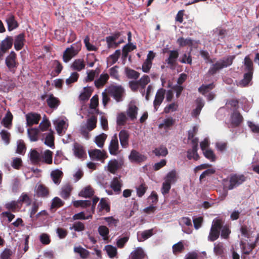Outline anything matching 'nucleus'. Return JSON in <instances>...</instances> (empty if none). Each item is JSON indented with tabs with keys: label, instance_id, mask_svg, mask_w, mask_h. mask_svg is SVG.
I'll return each mask as SVG.
<instances>
[{
	"label": "nucleus",
	"instance_id": "de8ad7c7",
	"mask_svg": "<svg viewBox=\"0 0 259 259\" xmlns=\"http://www.w3.org/2000/svg\"><path fill=\"white\" fill-rule=\"evenodd\" d=\"M78 53L75 50H69L68 52L65 53L63 52V61L65 63H68L72 58L77 55Z\"/></svg>",
	"mask_w": 259,
	"mask_h": 259
},
{
	"label": "nucleus",
	"instance_id": "1a4fd4ad",
	"mask_svg": "<svg viewBox=\"0 0 259 259\" xmlns=\"http://www.w3.org/2000/svg\"><path fill=\"white\" fill-rule=\"evenodd\" d=\"M128 159L132 162L141 163L147 159L146 156L140 153L136 150H132L128 156Z\"/></svg>",
	"mask_w": 259,
	"mask_h": 259
},
{
	"label": "nucleus",
	"instance_id": "6ab92c4d",
	"mask_svg": "<svg viewBox=\"0 0 259 259\" xmlns=\"http://www.w3.org/2000/svg\"><path fill=\"white\" fill-rule=\"evenodd\" d=\"M253 73L246 72L243 74V78L239 82V85L241 87H246L252 84Z\"/></svg>",
	"mask_w": 259,
	"mask_h": 259
},
{
	"label": "nucleus",
	"instance_id": "0e129e2a",
	"mask_svg": "<svg viewBox=\"0 0 259 259\" xmlns=\"http://www.w3.org/2000/svg\"><path fill=\"white\" fill-rule=\"evenodd\" d=\"M99 234L102 236L103 239H106L109 233V229L105 226H100L98 229Z\"/></svg>",
	"mask_w": 259,
	"mask_h": 259
},
{
	"label": "nucleus",
	"instance_id": "052dcab7",
	"mask_svg": "<svg viewBox=\"0 0 259 259\" xmlns=\"http://www.w3.org/2000/svg\"><path fill=\"white\" fill-rule=\"evenodd\" d=\"M91 218V214H85V211H80L78 213L74 214L72 216L73 220H88Z\"/></svg>",
	"mask_w": 259,
	"mask_h": 259
},
{
	"label": "nucleus",
	"instance_id": "c756f323",
	"mask_svg": "<svg viewBox=\"0 0 259 259\" xmlns=\"http://www.w3.org/2000/svg\"><path fill=\"white\" fill-rule=\"evenodd\" d=\"M131 255L132 259H143L146 254L142 247H138L131 252Z\"/></svg>",
	"mask_w": 259,
	"mask_h": 259
},
{
	"label": "nucleus",
	"instance_id": "49530a36",
	"mask_svg": "<svg viewBox=\"0 0 259 259\" xmlns=\"http://www.w3.org/2000/svg\"><path fill=\"white\" fill-rule=\"evenodd\" d=\"M177 43L180 47L192 46L193 45V40L190 37L185 39L183 37H180L177 39Z\"/></svg>",
	"mask_w": 259,
	"mask_h": 259
},
{
	"label": "nucleus",
	"instance_id": "4be33fe9",
	"mask_svg": "<svg viewBox=\"0 0 259 259\" xmlns=\"http://www.w3.org/2000/svg\"><path fill=\"white\" fill-rule=\"evenodd\" d=\"M153 235V229L146 230L142 232H138L137 239L139 242H142L148 239Z\"/></svg>",
	"mask_w": 259,
	"mask_h": 259
},
{
	"label": "nucleus",
	"instance_id": "5701e85b",
	"mask_svg": "<svg viewBox=\"0 0 259 259\" xmlns=\"http://www.w3.org/2000/svg\"><path fill=\"white\" fill-rule=\"evenodd\" d=\"M48 106L51 108L56 109L60 104L59 99L55 97L52 94L49 95L46 100Z\"/></svg>",
	"mask_w": 259,
	"mask_h": 259
},
{
	"label": "nucleus",
	"instance_id": "864d4df0",
	"mask_svg": "<svg viewBox=\"0 0 259 259\" xmlns=\"http://www.w3.org/2000/svg\"><path fill=\"white\" fill-rule=\"evenodd\" d=\"M73 205L76 207H88L91 205V201L90 200H75L73 202Z\"/></svg>",
	"mask_w": 259,
	"mask_h": 259
},
{
	"label": "nucleus",
	"instance_id": "4468645a",
	"mask_svg": "<svg viewBox=\"0 0 259 259\" xmlns=\"http://www.w3.org/2000/svg\"><path fill=\"white\" fill-rule=\"evenodd\" d=\"M54 134V132L50 129L49 133L44 134L43 136L45 137L41 139L42 141L45 140L44 144L46 145L52 149L55 148Z\"/></svg>",
	"mask_w": 259,
	"mask_h": 259
},
{
	"label": "nucleus",
	"instance_id": "37998d69",
	"mask_svg": "<svg viewBox=\"0 0 259 259\" xmlns=\"http://www.w3.org/2000/svg\"><path fill=\"white\" fill-rule=\"evenodd\" d=\"M71 187L68 184L62 187L60 192V196L64 199L68 198L70 195Z\"/></svg>",
	"mask_w": 259,
	"mask_h": 259
},
{
	"label": "nucleus",
	"instance_id": "f257e3e1",
	"mask_svg": "<svg viewBox=\"0 0 259 259\" xmlns=\"http://www.w3.org/2000/svg\"><path fill=\"white\" fill-rule=\"evenodd\" d=\"M106 89L107 92L117 102L122 101L125 90L121 85L111 84Z\"/></svg>",
	"mask_w": 259,
	"mask_h": 259
},
{
	"label": "nucleus",
	"instance_id": "c9c22d12",
	"mask_svg": "<svg viewBox=\"0 0 259 259\" xmlns=\"http://www.w3.org/2000/svg\"><path fill=\"white\" fill-rule=\"evenodd\" d=\"M164 181L172 184L177 181L176 171L175 169L169 171L165 176Z\"/></svg>",
	"mask_w": 259,
	"mask_h": 259
},
{
	"label": "nucleus",
	"instance_id": "423d86ee",
	"mask_svg": "<svg viewBox=\"0 0 259 259\" xmlns=\"http://www.w3.org/2000/svg\"><path fill=\"white\" fill-rule=\"evenodd\" d=\"M89 155L91 160L93 161H100L102 162L105 158L106 152L97 149H90L88 151Z\"/></svg>",
	"mask_w": 259,
	"mask_h": 259
},
{
	"label": "nucleus",
	"instance_id": "b1692460",
	"mask_svg": "<svg viewBox=\"0 0 259 259\" xmlns=\"http://www.w3.org/2000/svg\"><path fill=\"white\" fill-rule=\"evenodd\" d=\"M121 33L119 31H116L112 33L110 35L106 37V41L108 48L113 47V42H115L116 40L120 36Z\"/></svg>",
	"mask_w": 259,
	"mask_h": 259
},
{
	"label": "nucleus",
	"instance_id": "9b49d317",
	"mask_svg": "<svg viewBox=\"0 0 259 259\" xmlns=\"http://www.w3.org/2000/svg\"><path fill=\"white\" fill-rule=\"evenodd\" d=\"M6 22L8 26V30L12 31L19 27V24L15 17L11 13H9L6 18Z\"/></svg>",
	"mask_w": 259,
	"mask_h": 259
},
{
	"label": "nucleus",
	"instance_id": "680f3d73",
	"mask_svg": "<svg viewBox=\"0 0 259 259\" xmlns=\"http://www.w3.org/2000/svg\"><path fill=\"white\" fill-rule=\"evenodd\" d=\"M204 156L212 162H214L216 160V156L213 151L210 149H207L203 151Z\"/></svg>",
	"mask_w": 259,
	"mask_h": 259
},
{
	"label": "nucleus",
	"instance_id": "c85d7f7f",
	"mask_svg": "<svg viewBox=\"0 0 259 259\" xmlns=\"http://www.w3.org/2000/svg\"><path fill=\"white\" fill-rule=\"evenodd\" d=\"M196 107L192 111V116L197 117L200 113V112L204 106V103L202 99L198 98L196 100Z\"/></svg>",
	"mask_w": 259,
	"mask_h": 259
},
{
	"label": "nucleus",
	"instance_id": "a211bd4d",
	"mask_svg": "<svg viewBox=\"0 0 259 259\" xmlns=\"http://www.w3.org/2000/svg\"><path fill=\"white\" fill-rule=\"evenodd\" d=\"M130 135L128 131L122 130L119 133V138L121 146L123 148H126L128 145Z\"/></svg>",
	"mask_w": 259,
	"mask_h": 259
},
{
	"label": "nucleus",
	"instance_id": "09e8293b",
	"mask_svg": "<svg viewBox=\"0 0 259 259\" xmlns=\"http://www.w3.org/2000/svg\"><path fill=\"white\" fill-rule=\"evenodd\" d=\"M244 65L245 66V70L246 71V72H253V62L248 56L245 57L244 59Z\"/></svg>",
	"mask_w": 259,
	"mask_h": 259
},
{
	"label": "nucleus",
	"instance_id": "5fc2aeb1",
	"mask_svg": "<svg viewBox=\"0 0 259 259\" xmlns=\"http://www.w3.org/2000/svg\"><path fill=\"white\" fill-rule=\"evenodd\" d=\"M26 148L24 141L22 140H19L17 142L16 153L24 155L25 153Z\"/></svg>",
	"mask_w": 259,
	"mask_h": 259
},
{
	"label": "nucleus",
	"instance_id": "cd10ccee",
	"mask_svg": "<svg viewBox=\"0 0 259 259\" xmlns=\"http://www.w3.org/2000/svg\"><path fill=\"white\" fill-rule=\"evenodd\" d=\"M73 150L74 155L79 158H82L84 155H86L83 147L76 142L74 144Z\"/></svg>",
	"mask_w": 259,
	"mask_h": 259
},
{
	"label": "nucleus",
	"instance_id": "58836bf2",
	"mask_svg": "<svg viewBox=\"0 0 259 259\" xmlns=\"http://www.w3.org/2000/svg\"><path fill=\"white\" fill-rule=\"evenodd\" d=\"M235 58V55H229L220 59L224 68L231 66Z\"/></svg>",
	"mask_w": 259,
	"mask_h": 259
},
{
	"label": "nucleus",
	"instance_id": "f704fd0d",
	"mask_svg": "<svg viewBox=\"0 0 259 259\" xmlns=\"http://www.w3.org/2000/svg\"><path fill=\"white\" fill-rule=\"evenodd\" d=\"M138 107L135 105H132L128 108L126 113L127 115L132 121H134L137 118L138 114Z\"/></svg>",
	"mask_w": 259,
	"mask_h": 259
},
{
	"label": "nucleus",
	"instance_id": "ea45409f",
	"mask_svg": "<svg viewBox=\"0 0 259 259\" xmlns=\"http://www.w3.org/2000/svg\"><path fill=\"white\" fill-rule=\"evenodd\" d=\"M106 138L107 135L104 133H102L96 136L94 142L98 147L102 148L104 146Z\"/></svg>",
	"mask_w": 259,
	"mask_h": 259
},
{
	"label": "nucleus",
	"instance_id": "20e7f679",
	"mask_svg": "<svg viewBox=\"0 0 259 259\" xmlns=\"http://www.w3.org/2000/svg\"><path fill=\"white\" fill-rule=\"evenodd\" d=\"M246 177L243 175L233 174L230 178V184L228 187L229 190H233L238 187L246 181Z\"/></svg>",
	"mask_w": 259,
	"mask_h": 259
},
{
	"label": "nucleus",
	"instance_id": "6e6d98bb",
	"mask_svg": "<svg viewBox=\"0 0 259 259\" xmlns=\"http://www.w3.org/2000/svg\"><path fill=\"white\" fill-rule=\"evenodd\" d=\"M150 78L147 75H144L138 81L139 83L140 84L142 89L143 90V91H141L142 92L143 96L145 93V88L149 82H150Z\"/></svg>",
	"mask_w": 259,
	"mask_h": 259
},
{
	"label": "nucleus",
	"instance_id": "2f4dec72",
	"mask_svg": "<svg viewBox=\"0 0 259 259\" xmlns=\"http://www.w3.org/2000/svg\"><path fill=\"white\" fill-rule=\"evenodd\" d=\"M64 204V202L63 201L58 197H55L52 200L50 209L52 212H54L57 208L63 206Z\"/></svg>",
	"mask_w": 259,
	"mask_h": 259
},
{
	"label": "nucleus",
	"instance_id": "0eeeda50",
	"mask_svg": "<svg viewBox=\"0 0 259 259\" xmlns=\"http://www.w3.org/2000/svg\"><path fill=\"white\" fill-rule=\"evenodd\" d=\"M119 143L117 134H115L112 137L109 145V151L111 155L116 156L117 155L120 151L119 150Z\"/></svg>",
	"mask_w": 259,
	"mask_h": 259
},
{
	"label": "nucleus",
	"instance_id": "a18cd8bd",
	"mask_svg": "<svg viewBox=\"0 0 259 259\" xmlns=\"http://www.w3.org/2000/svg\"><path fill=\"white\" fill-rule=\"evenodd\" d=\"M104 249L106 251L109 257L111 258L114 257L117 253L116 247L111 245H106Z\"/></svg>",
	"mask_w": 259,
	"mask_h": 259
},
{
	"label": "nucleus",
	"instance_id": "13d9d810",
	"mask_svg": "<svg viewBox=\"0 0 259 259\" xmlns=\"http://www.w3.org/2000/svg\"><path fill=\"white\" fill-rule=\"evenodd\" d=\"M31 130L33 131L32 133H30L29 128L27 129L28 137L31 142H36L38 140L37 135L39 130L38 128H33Z\"/></svg>",
	"mask_w": 259,
	"mask_h": 259
},
{
	"label": "nucleus",
	"instance_id": "2eb2a0df",
	"mask_svg": "<svg viewBox=\"0 0 259 259\" xmlns=\"http://www.w3.org/2000/svg\"><path fill=\"white\" fill-rule=\"evenodd\" d=\"M120 177V175L114 177L111 182L110 185V188L117 194H119L121 192L122 186Z\"/></svg>",
	"mask_w": 259,
	"mask_h": 259
},
{
	"label": "nucleus",
	"instance_id": "bb28decb",
	"mask_svg": "<svg viewBox=\"0 0 259 259\" xmlns=\"http://www.w3.org/2000/svg\"><path fill=\"white\" fill-rule=\"evenodd\" d=\"M130 233L126 232L116 238V245L118 248H123L130 238Z\"/></svg>",
	"mask_w": 259,
	"mask_h": 259
},
{
	"label": "nucleus",
	"instance_id": "393cba45",
	"mask_svg": "<svg viewBox=\"0 0 259 259\" xmlns=\"http://www.w3.org/2000/svg\"><path fill=\"white\" fill-rule=\"evenodd\" d=\"M223 68H224V67L220 59H219L215 63H211V66L209 68L207 74L209 75H213Z\"/></svg>",
	"mask_w": 259,
	"mask_h": 259
},
{
	"label": "nucleus",
	"instance_id": "7ed1b4c3",
	"mask_svg": "<svg viewBox=\"0 0 259 259\" xmlns=\"http://www.w3.org/2000/svg\"><path fill=\"white\" fill-rule=\"evenodd\" d=\"M5 64L9 70L14 73L19 65L17 60V55L14 51H11L5 59Z\"/></svg>",
	"mask_w": 259,
	"mask_h": 259
},
{
	"label": "nucleus",
	"instance_id": "a19ab883",
	"mask_svg": "<svg viewBox=\"0 0 259 259\" xmlns=\"http://www.w3.org/2000/svg\"><path fill=\"white\" fill-rule=\"evenodd\" d=\"M98 209L99 211L105 210L107 212H109L110 210V204L108 203L107 200L105 198H102L100 200L98 205Z\"/></svg>",
	"mask_w": 259,
	"mask_h": 259
},
{
	"label": "nucleus",
	"instance_id": "412c9836",
	"mask_svg": "<svg viewBox=\"0 0 259 259\" xmlns=\"http://www.w3.org/2000/svg\"><path fill=\"white\" fill-rule=\"evenodd\" d=\"M109 75L107 73H102L100 74L99 77L94 81V84L97 88H100L103 87L108 80L109 79Z\"/></svg>",
	"mask_w": 259,
	"mask_h": 259
},
{
	"label": "nucleus",
	"instance_id": "3c124183",
	"mask_svg": "<svg viewBox=\"0 0 259 259\" xmlns=\"http://www.w3.org/2000/svg\"><path fill=\"white\" fill-rule=\"evenodd\" d=\"M5 207L8 209L9 211L11 210L14 212H15L16 210L20 207L18 200H12L6 203L5 205Z\"/></svg>",
	"mask_w": 259,
	"mask_h": 259
},
{
	"label": "nucleus",
	"instance_id": "39448f33",
	"mask_svg": "<svg viewBox=\"0 0 259 259\" xmlns=\"http://www.w3.org/2000/svg\"><path fill=\"white\" fill-rule=\"evenodd\" d=\"M123 164V161L122 160H118L113 159L108 162L107 165L105 168L107 167V170L110 173L115 174L117 171L121 168Z\"/></svg>",
	"mask_w": 259,
	"mask_h": 259
},
{
	"label": "nucleus",
	"instance_id": "dca6fc26",
	"mask_svg": "<svg viewBox=\"0 0 259 259\" xmlns=\"http://www.w3.org/2000/svg\"><path fill=\"white\" fill-rule=\"evenodd\" d=\"M25 36L24 33H21L15 36L14 45L16 51H20L23 48L25 41Z\"/></svg>",
	"mask_w": 259,
	"mask_h": 259
},
{
	"label": "nucleus",
	"instance_id": "79ce46f5",
	"mask_svg": "<svg viewBox=\"0 0 259 259\" xmlns=\"http://www.w3.org/2000/svg\"><path fill=\"white\" fill-rule=\"evenodd\" d=\"M98 105V96L97 95H95L90 100V109H95L96 111V114H102L103 113L102 112L99 111L98 109H97V106Z\"/></svg>",
	"mask_w": 259,
	"mask_h": 259
},
{
	"label": "nucleus",
	"instance_id": "69168bd1",
	"mask_svg": "<svg viewBox=\"0 0 259 259\" xmlns=\"http://www.w3.org/2000/svg\"><path fill=\"white\" fill-rule=\"evenodd\" d=\"M17 200L19 203H25L27 205H29L31 203V199L29 198L28 194L26 193H22Z\"/></svg>",
	"mask_w": 259,
	"mask_h": 259
},
{
	"label": "nucleus",
	"instance_id": "4d7b16f0",
	"mask_svg": "<svg viewBox=\"0 0 259 259\" xmlns=\"http://www.w3.org/2000/svg\"><path fill=\"white\" fill-rule=\"evenodd\" d=\"M172 251L175 254L182 252L185 249L183 241H180L178 243L173 245Z\"/></svg>",
	"mask_w": 259,
	"mask_h": 259
},
{
	"label": "nucleus",
	"instance_id": "7c9ffc66",
	"mask_svg": "<svg viewBox=\"0 0 259 259\" xmlns=\"http://www.w3.org/2000/svg\"><path fill=\"white\" fill-rule=\"evenodd\" d=\"M12 119L13 115L10 111H8L2 119L1 123L6 128H10L12 124Z\"/></svg>",
	"mask_w": 259,
	"mask_h": 259
},
{
	"label": "nucleus",
	"instance_id": "72a5a7b5",
	"mask_svg": "<svg viewBox=\"0 0 259 259\" xmlns=\"http://www.w3.org/2000/svg\"><path fill=\"white\" fill-rule=\"evenodd\" d=\"M152 152L157 157H165L168 154V150L166 147L160 145L153 150Z\"/></svg>",
	"mask_w": 259,
	"mask_h": 259
},
{
	"label": "nucleus",
	"instance_id": "bf43d9fd",
	"mask_svg": "<svg viewBox=\"0 0 259 259\" xmlns=\"http://www.w3.org/2000/svg\"><path fill=\"white\" fill-rule=\"evenodd\" d=\"M214 88L213 83L207 84H202L198 88V91L203 95H204Z\"/></svg>",
	"mask_w": 259,
	"mask_h": 259
},
{
	"label": "nucleus",
	"instance_id": "9d476101",
	"mask_svg": "<svg viewBox=\"0 0 259 259\" xmlns=\"http://www.w3.org/2000/svg\"><path fill=\"white\" fill-rule=\"evenodd\" d=\"M243 121L242 115L236 110H234L230 115V122L231 124L237 127L239 126Z\"/></svg>",
	"mask_w": 259,
	"mask_h": 259
},
{
	"label": "nucleus",
	"instance_id": "603ef678",
	"mask_svg": "<svg viewBox=\"0 0 259 259\" xmlns=\"http://www.w3.org/2000/svg\"><path fill=\"white\" fill-rule=\"evenodd\" d=\"M220 235V231L211 228L208 236V240L213 242L219 237Z\"/></svg>",
	"mask_w": 259,
	"mask_h": 259
},
{
	"label": "nucleus",
	"instance_id": "e2e57ef3",
	"mask_svg": "<svg viewBox=\"0 0 259 259\" xmlns=\"http://www.w3.org/2000/svg\"><path fill=\"white\" fill-rule=\"evenodd\" d=\"M2 140L6 145L9 144L10 142V133L7 130H3L0 132Z\"/></svg>",
	"mask_w": 259,
	"mask_h": 259
},
{
	"label": "nucleus",
	"instance_id": "ddd939ff",
	"mask_svg": "<svg viewBox=\"0 0 259 259\" xmlns=\"http://www.w3.org/2000/svg\"><path fill=\"white\" fill-rule=\"evenodd\" d=\"M179 57V52L178 50H173L169 51V56L165 60L167 64L170 65L171 68L176 66V62Z\"/></svg>",
	"mask_w": 259,
	"mask_h": 259
},
{
	"label": "nucleus",
	"instance_id": "f03ea898",
	"mask_svg": "<svg viewBox=\"0 0 259 259\" xmlns=\"http://www.w3.org/2000/svg\"><path fill=\"white\" fill-rule=\"evenodd\" d=\"M97 117L95 116H92L87 119V123L84 125H81L79 131L80 134L86 139L90 138L89 132L92 131L96 126Z\"/></svg>",
	"mask_w": 259,
	"mask_h": 259
},
{
	"label": "nucleus",
	"instance_id": "4c0bfd02",
	"mask_svg": "<svg viewBox=\"0 0 259 259\" xmlns=\"http://www.w3.org/2000/svg\"><path fill=\"white\" fill-rule=\"evenodd\" d=\"M94 192L91 186H88L84 187L79 193V196L87 198H90L94 195Z\"/></svg>",
	"mask_w": 259,
	"mask_h": 259
},
{
	"label": "nucleus",
	"instance_id": "e433bc0d",
	"mask_svg": "<svg viewBox=\"0 0 259 259\" xmlns=\"http://www.w3.org/2000/svg\"><path fill=\"white\" fill-rule=\"evenodd\" d=\"M124 73L126 76L130 79H137L139 77L140 73L129 67H125Z\"/></svg>",
	"mask_w": 259,
	"mask_h": 259
},
{
	"label": "nucleus",
	"instance_id": "774afa93",
	"mask_svg": "<svg viewBox=\"0 0 259 259\" xmlns=\"http://www.w3.org/2000/svg\"><path fill=\"white\" fill-rule=\"evenodd\" d=\"M126 116L124 112L118 114L116 119V123L118 125H123L126 120Z\"/></svg>",
	"mask_w": 259,
	"mask_h": 259
},
{
	"label": "nucleus",
	"instance_id": "8fccbe9b",
	"mask_svg": "<svg viewBox=\"0 0 259 259\" xmlns=\"http://www.w3.org/2000/svg\"><path fill=\"white\" fill-rule=\"evenodd\" d=\"M14 39L12 36H7V37L2 41L1 46L6 48V49H10L13 44Z\"/></svg>",
	"mask_w": 259,
	"mask_h": 259
},
{
	"label": "nucleus",
	"instance_id": "f8f14e48",
	"mask_svg": "<svg viewBox=\"0 0 259 259\" xmlns=\"http://www.w3.org/2000/svg\"><path fill=\"white\" fill-rule=\"evenodd\" d=\"M28 157L32 164H36L42 161L43 155L39 153L36 149H31L28 154Z\"/></svg>",
	"mask_w": 259,
	"mask_h": 259
},
{
	"label": "nucleus",
	"instance_id": "a878e982",
	"mask_svg": "<svg viewBox=\"0 0 259 259\" xmlns=\"http://www.w3.org/2000/svg\"><path fill=\"white\" fill-rule=\"evenodd\" d=\"M63 175L62 171L58 168L52 171L51 173V177L53 182L56 185L60 183Z\"/></svg>",
	"mask_w": 259,
	"mask_h": 259
},
{
	"label": "nucleus",
	"instance_id": "aec40b11",
	"mask_svg": "<svg viewBox=\"0 0 259 259\" xmlns=\"http://www.w3.org/2000/svg\"><path fill=\"white\" fill-rule=\"evenodd\" d=\"M175 123V119L171 116H168L163 120L162 122L160 123L158 127L159 128H164L165 130L167 131L170 130Z\"/></svg>",
	"mask_w": 259,
	"mask_h": 259
},
{
	"label": "nucleus",
	"instance_id": "338daca9",
	"mask_svg": "<svg viewBox=\"0 0 259 259\" xmlns=\"http://www.w3.org/2000/svg\"><path fill=\"white\" fill-rule=\"evenodd\" d=\"M42 159L44 161L48 164L52 162L53 152L50 150H47L44 152Z\"/></svg>",
	"mask_w": 259,
	"mask_h": 259
},
{
	"label": "nucleus",
	"instance_id": "6e6552de",
	"mask_svg": "<svg viewBox=\"0 0 259 259\" xmlns=\"http://www.w3.org/2000/svg\"><path fill=\"white\" fill-rule=\"evenodd\" d=\"M165 90L163 88L158 90L156 94L154 100L153 101L154 112L157 111L159 106L162 103L164 99Z\"/></svg>",
	"mask_w": 259,
	"mask_h": 259
},
{
	"label": "nucleus",
	"instance_id": "473e14b6",
	"mask_svg": "<svg viewBox=\"0 0 259 259\" xmlns=\"http://www.w3.org/2000/svg\"><path fill=\"white\" fill-rule=\"evenodd\" d=\"M71 67L74 70L80 71L85 68V64L82 59H77L72 63Z\"/></svg>",
	"mask_w": 259,
	"mask_h": 259
},
{
	"label": "nucleus",
	"instance_id": "f3484780",
	"mask_svg": "<svg viewBox=\"0 0 259 259\" xmlns=\"http://www.w3.org/2000/svg\"><path fill=\"white\" fill-rule=\"evenodd\" d=\"M25 116L27 124L29 126L37 124L40 119V115L36 113H29Z\"/></svg>",
	"mask_w": 259,
	"mask_h": 259
},
{
	"label": "nucleus",
	"instance_id": "c03bdc74",
	"mask_svg": "<svg viewBox=\"0 0 259 259\" xmlns=\"http://www.w3.org/2000/svg\"><path fill=\"white\" fill-rule=\"evenodd\" d=\"M36 193L37 196L41 197H47L49 194V192L47 188L42 184H40L38 186Z\"/></svg>",
	"mask_w": 259,
	"mask_h": 259
}]
</instances>
